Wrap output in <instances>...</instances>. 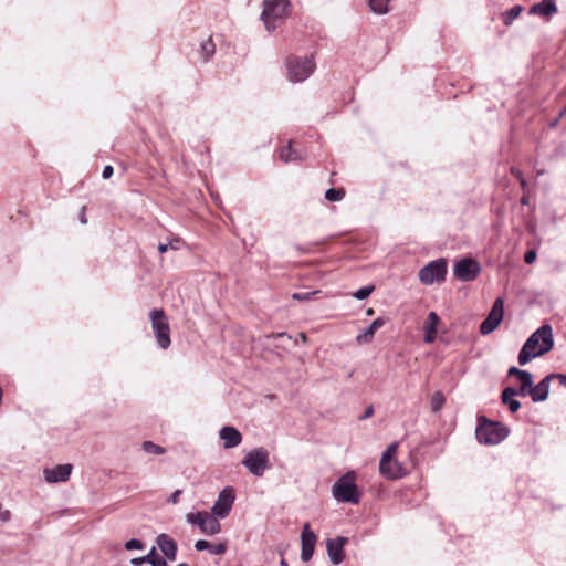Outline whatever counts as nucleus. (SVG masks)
<instances>
[{
	"instance_id": "nucleus-1",
	"label": "nucleus",
	"mask_w": 566,
	"mask_h": 566,
	"mask_svg": "<svg viewBox=\"0 0 566 566\" xmlns=\"http://www.w3.org/2000/svg\"><path fill=\"white\" fill-rule=\"evenodd\" d=\"M554 346L553 328L548 324L537 328L524 343L518 353V364L524 366L532 359L551 352Z\"/></svg>"
},
{
	"instance_id": "nucleus-2",
	"label": "nucleus",
	"mask_w": 566,
	"mask_h": 566,
	"mask_svg": "<svg viewBox=\"0 0 566 566\" xmlns=\"http://www.w3.org/2000/svg\"><path fill=\"white\" fill-rule=\"evenodd\" d=\"M356 472L348 471L342 475L333 485L332 494L337 502L358 504L360 492L356 484Z\"/></svg>"
},
{
	"instance_id": "nucleus-3",
	"label": "nucleus",
	"mask_w": 566,
	"mask_h": 566,
	"mask_svg": "<svg viewBox=\"0 0 566 566\" xmlns=\"http://www.w3.org/2000/svg\"><path fill=\"white\" fill-rule=\"evenodd\" d=\"M398 442L390 443L381 455L379 472L388 480H397L407 474V470L396 459Z\"/></svg>"
},
{
	"instance_id": "nucleus-4",
	"label": "nucleus",
	"mask_w": 566,
	"mask_h": 566,
	"mask_svg": "<svg viewBox=\"0 0 566 566\" xmlns=\"http://www.w3.org/2000/svg\"><path fill=\"white\" fill-rule=\"evenodd\" d=\"M287 0H266L261 14L266 31H274L287 14Z\"/></svg>"
},
{
	"instance_id": "nucleus-5",
	"label": "nucleus",
	"mask_w": 566,
	"mask_h": 566,
	"mask_svg": "<svg viewBox=\"0 0 566 566\" xmlns=\"http://www.w3.org/2000/svg\"><path fill=\"white\" fill-rule=\"evenodd\" d=\"M315 62L310 56H290L286 60L287 78L290 82L305 81L315 70Z\"/></svg>"
},
{
	"instance_id": "nucleus-6",
	"label": "nucleus",
	"mask_w": 566,
	"mask_h": 566,
	"mask_svg": "<svg viewBox=\"0 0 566 566\" xmlns=\"http://www.w3.org/2000/svg\"><path fill=\"white\" fill-rule=\"evenodd\" d=\"M242 464L254 476H262L270 467V453L263 447L252 449L244 455Z\"/></svg>"
},
{
	"instance_id": "nucleus-7",
	"label": "nucleus",
	"mask_w": 566,
	"mask_h": 566,
	"mask_svg": "<svg viewBox=\"0 0 566 566\" xmlns=\"http://www.w3.org/2000/svg\"><path fill=\"white\" fill-rule=\"evenodd\" d=\"M151 328L157 344L161 349L170 346V328L168 318L161 310L154 308L149 314Z\"/></svg>"
},
{
	"instance_id": "nucleus-8",
	"label": "nucleus",
	"mask_w": 566,
	"mask_h": 566,
	"mask_svg": "<svg viewBox=\"0 0 566 566\" xmlns=\"http://www.w3.org/2000/svg\"><path fill=\"white\" fill-rule=\"evenodd\" d=\"M447 268L444 259L431 261L419 271V281L424 285L441 283L446 280Z\"/></svg>"
},
{
	"instance_id": "nucleus-9",
	"label": "nucleus",
	"mask_w": 566,
	"mask_h": 566,
	"mask_svg": "<svg viewBox=\"0 0 566 566\" xmlns=\"http://www.w3.org/2000/svg\"><path fill=\"white\" fill-rule=\"evenodd\" d=\"M507 432L496 422L480 423L475 430V437L480 443L497 444L505 439Z\"/></svg>"
},
{
	"instance_id": "nucleus-10",
	"label": "nucleus",
	"mask_w": 566,
	"mask_h": 566,
	"mask_svg": "<svg viewBox=\"0 0 566 566\" xmlns=\"http://www.w3.org/2000/svg\"><path fill=\"white\" fill-rule=\"evenodd\" d=\"M481 272V265L472 258H464L458 261L454 265V276L462 281H473Z\"/></svg>"
},
{
	"instance_id": "nucleus-11",
	"label": "nucleus",
	"mask_w": 566,
	"mask_h": 566,
	"mask_svg": "<svg viewBox=\"0 0 566 566\" xmlns=\"http://www.w3.org/2000/svg\"><path fill=\"white\" fill-rule=\"evenodd\" d=\"M235 500L234 489L232 486L224 488L218 495L211 512L219 518H224L229 515Z\"/></svg>"
},
{
	"instance_id": "nucleus-12",
	"label": "nucleus",
	"mask_w": 566,
	"mask_h": 566,
	"mask_svg": "<svg viewBox=\"0 0 566 566\" xmlns=\"http://www.w3.org/2000/svg\"><path fill=\"white\" fill-rule=\"evenodd\" d=\"M504 302L501 297L496 298L488 317L481 323L480 332L482 335H488L497 328L503 319Z\"/></svg>"
},
{
	"instance_id": "nucleus-13",
	"label": "nucleus",
	"mask_w": 566,
	"mask_h": 566,
	"mask_svg": "<svg viewBox=\"0 0 566 566\" xmlns=\"http://www.w3.org/2000/svg\"><path fill=\"white\" fill-rule=\"evenodd\" d=\"M348 542L347 537L337 536L336 538L328 539L326 543L327 554L334 565H338L344 560V546Z\"/></svg>"
},
{
	"instance_id": "nucleus-14",
	"label": "nucleus",
	"mask_w": 566,
	"mask_h": 566,
	"mask_svg": "<svg viewBox=\"0 0 566 566\" xmlns=\"http://www.w3.org/2000/svg\"><path fill=\"white\" fill-rule=\"evenodd\" d=\"M302 539V552L301 558L303 562H308L314 553V547L316 544V535L314 532L310 530V525L305 524L301 535Z\"/></svg>"
},
{
	"instance_id": "nucleus-15",
	"label": "nucleus",
	"mask_w": 566,
	"mask_h": 566,
	"mask_svg": "<svg viewBox=\"0 0 566 566\" xmlns=\"http://www.w3.org/2000/svg\"><path fill=\"white\" fill-rule=\"evenodd\" d=\"M555 378L554 375H548L543 378L537 385H532L527 396L531 397L533 402H542L548 398L551 381Z\"/></svg>"
},
{
	"instance_id": "nucleus-16",
	"label": "nucleus",
	"mask_w": 566,
	"mask_h": 566,
	"mask_svg": "<svg viewBox=\"0 0 566 566\" xmlns=\"http://www.w3.org/2000/svg\"><path fill=\"white\" fill-rule=\"evenodd\" d=\"M73 467L71 464H60L53 469H44V478L48 483L65 482L70 479Z\"/></svg>"
},
{
	"instance_id": "nucleus-17",
	"label": "nucleus",
	"mask_w": 566,
	"mask_h": 566,
	"mask_svg": "<svg viewBox=\"0 0 566 566\" xmlns=\"http://www.w3.org/2000/svg\"><path fill=\"white\" fill-rule=\"evenodd\" d=\"M156 544L160 552L168 560H175L177 557V543L167 534H159L156 538Z\"/></svg>"
},
{
	"instance_id": "nucleus-18",
	"label": "nucleus",
	"mask_w": 566,
	"mask_h": 566,
	"mask_svg": "<svg viewBox=\"0 0 566 566\" xmlns=\"http://www.w3.org/2000/svg\"><path fill=\"white\" fill-rule=\"evenodd\" d=\"M201 516L202 518H200V523L198 526L203 534L212 536L220 533L221 525L218 521V516H214L212 512L208 513L206 511H203V515Z\"/></svg>"
},
{
	"instance_id": "nucleus-19",
	"label": "nucleus",
	"mask_w": 566,
	"mask_h": 566,
	"mask_svg": "<svg viewBox=\"0 0 566 566\" xmlns=\"http://www.w3.org/2000/svg\"><path fill=\"white\" fill-rule=\"evenodd\" d=\"M220 439L223 441L226 449L234 448L242 441V434L233 427H223L219 432Z\"/></svg>"
},
{
	"instance_id": "nucleus-20",
	"label": "nucleus",
	"mask_w": 566,
	"mask_h": 566,
	"mask_svg": "<svg viewBox=\"0 0 566 566\" xmlns=\"http://www.w3.org/2000/svg\"><path fill=\"white\" fill-rule=\"evenodd\" d=\"M556 11L557 7L555 0H542V2H538L531 8L530 13L538 14L542 17H549Z\"/></svg>"
},
{
	"instance_id": "nucleus-21",
	"label": "nucleus",
	"mask_w": 566,
	"mask_h": 566,
	"mask_svg": "<svg viewBox=\"0 0 566 566\" xmlns=\"http://www.w3.org/2000/svg\"><path fill=\"white\" fill-rule=\"evenodd\" d=\"M520 396L515 388L506 387L501 395V400L504 405L507 406L511 412H516L521 408V403L518 400L514 399V397Z\"/></svg>"
},
{
	"instance_id": "nucleus-22",
	"label": "nucleus",
	"mask_w": 566,
	"mask_h": 566,
	"mask_svg": "<svg viewBox=\"0 0 566 566\" xmlns=\"http://www.w3.org/2000/svg\"><path fill=\"white\" fill-rule=\"evenodd\" d=\"M195 548L198 552L209 551L212 555H223L227 551V544H211L208 541L199 539L195 543Z\"/></svg>"
},
{
	"instance_id": "nucleus-23",
	"label": "nucleus",
	"mask_w": 566,
	"mask_h": 566,
	"mask_svg": "<svg viewBox=\"0 0 566 566\" xmlns=\"http://www.w3.org/2000/svg\"><path fill=\"white\" fill-rule=\"evenodd\" d=\"M384 325L385 319L382 317L376 318L363 334L357 336V342L369 343L373 339L376 331L381 328Z\"/></svg>"
},
{
	"instance_id": "nucleus-24",
	"label": "nucleus",
	"mask_w": 566,
	"mask_h": 566,
	"mask_svg": "<svg viewBox=\"0 0 566 566\" xmlns=\"http://www.w3.org/2000/svg\"><path fill=\"white\" fill-rule=\"evenodd\" d=\"M520 381V387L515 388V391L522 397L527 396L533 385V376L530 371L524 370L521 376L517 378Z\"/></svg>"
},
{
	"instance_id": "nucleus-25",
	"label": "nucleus",
	"mask_w": 566,
	"mask_h": 566,
	"mask_svg": "<svg viewBox=\"0 0 566 566\" xmlns=\"http://www.w3.org/2000/svg\"><path fill=\"white\" fill-rule=\"evenodd\" d=\"M280 158L287 163V161H294V160H301L302 156L293 149L292 144L289 143V145L284 146L280 150Z\"/></svg>"
},
{
	"instance_id": "nucleus-26",
	"label": "nucleus",
	"mask_w": 566,
	"mask_h": 566,
	"mask_svg": "<svg viewBox=\"0 0 566 566\" xmlns=\"http://www.w3.org/2000/svg\"><path fill=\"white\" fill-rule=\"evenodd\" d=\"M216 52V44L213 43L212 39L209 38L205 40L200 45V54L203 57V60H208Z\"/></svg>"
},
{
	"instance_id": "nucleus-27",
	"label": "nucleus",
	"mask_w": 566,
	"mask_h": 566,
	"mask_svg": "<svg viewBox=\"0 0 566 566\" xmlns=\"http://www.w3.org/2000/svg\"><path fill=\"white\" fill-rule=\"evenodd\" d=\"M390 0H369L370 9L377 14H384L388 11Z\"/></svg>"
},
{
	"instance_id": "nucleus-28",
	"label": "nucleus",
	"mask_w": 566,
	"mask_h": 566,
	"mask_svg": "<svg viewBox=\"0 0 566 566\" xmlns=\"http://www.w3.org/2000/svg\"><path fill=\"white\" fill-rule=\"evenodd\" d=\"M142 449L146 452V453H149V454H164L165 453V449L158 444H155L154 442L151 441H144L143 444H142Z\"/></svg>"
},
{
	"instance_id": "nucleus-29",
	"label": "nucleus",
	"mask_w": 566,
	"mask_h": 566,
	"mask_svg": "<svg viewBox=\"0 0 566 566\" xmlns=\"http://www.w3.org/2000/svg\"><path fill=\"white\" fill-rule=\"evenodd\" d=\"M522 12L521 6H514L509 11L503 14L504 24L509 25L513 20H515Z\"/></svg>"
},
{
	"instance_id": "nucleus-30",
	"label": "nucleus",
	"mask_w": 566,
	"mask_h": 566,
	"mask_svg": "<svg viewBox=\"0 0 566 566\" xmlns=\"http://www.w3.org/2000/svg\"><path fill=\"white\" fill-rule=\"evenodd\" d=\"M444 402V396L440 391L434 392L430 401L431 410L433 412L439 411L443 407Z\"/></svg>"
},
{
	"instance_id": "nucleus-31",
	"label": "nucleus",
	"mask_w": 566,
	"mask_h": 566,
	"mask_svg": "<svg viewBox=\"0 0 566 566\" xmlns=\"http://www.w3.org/2000/svg\"><path fill=\"white\" fill-rule=\"evenodd\" d=\"M440 323V318L436 312H430L426 324H424V331H433L437 332V327Z\"/></svg>"
},
{
	"instance_id": "nucleus-32",
	"label": "nucleus",
	"mask_w": 566,
	"mask_h": 566,
	"mask_svg": "<svg viewBox=\"0 0 566 566\" xmlns=\"http://www.w3.org/2000/svg\"><path fill=\"white\" fill-rule=\"evenodd\" d=\"M344 196H345V190L342 188H339V189L331 188L325 192V198L328 201H339L344 198Z\"/></svg>"
},
{
	"instance_id": "nucleus-33",
	"label": "nucleus",
	"mask_w": 566,
	"mask_h": 566,
	"mask_svg": "<svg viewBox=\"0 0 566 566\" xmlns=\"http://www.w3.org/2000/svg\"><path fill=\"white\" fill-rule=\"evenodd\" d=\"M373 291H374V286L373 285H367V286H364V287H360L359 290H357L354 293V296L357 300H365V298H367L371 294Z\"/></svg>"
},
{
	"instance_id": "nucleus-34",
	"label": "nucleus",
	"mask_w": 566,
	"mask_h": 566,
	"mask_svg": "<svg viewBox=\"0 0 566 566\" xmlns=\"http://www.w3.org/2000/svg\"><path fill=\"white\" fill-rule=\"evenodd\" d=\"M125 548L127 551H133V549H143L144 548V544L142 541L139 539H129L125 543Z\"/></svg>"
},
{
	"instance_id": "nucleus-35",
	"label": "nucleus",
	"mask_w": 566,
	"mask_h": 566,
	"mask_svg": "<svg viewBox=\"0 0 566 566\" xmlns=\"http://www.w3.org/2000/svg\"><path fill=\"white\" fill-rule=\"evenodd\" d=\"M201 515H203V511L197 513H189L187 514L186 518L188 523L199 525L200 518H202Z\"/></svg>"
},
{
	"instance_id": "nucleus-36",
	"label": "nucleus",
	"mask_w": 566,
	"mask_h": 566,
	"mask_svg": "<svg viewBox=\"0 0 566 566\" xmlns=\"http://www.w3.org/2000/svg\"><path fill=\"white\" fill-rule=\"evenodd\" d=\"M11 520V512L0 503V522L8 523Z\"/></svg>"
},
{
	"instance_id": "nucleus-37",
	"label": "nucleus",
	"mask_w": 566,
	"mask_h": 566,
	"mask_svg": "<svg viewBox=\"0 0 566 566\" xmlns=\"http://www.w3.org/2000/svg\"><path fill=\"white\" fill-rule=\"evenodd\" d=\"M316 293H318V292L314 291V292L294 293L293 298L298 300V301H307Z\"/></svg>"
},
{
	"instance_id": "nucleus-38",
	"label": "nucleus",
	"mask_w": 566,
	"mask_h": 566,
	"mask_svg": "<svg viewBox=\"0 0 566 566\" xmlns=\"http://www.w3.org/2000/svg\"><path fill=\"white\" fill-rule=\"evenodd\" d=\"M536 260V252L534 250H530L524 255V261L527 264H532Z\"/></svg>"
},
{
	"instance_id": "nucleus-39",
	"label": "nucleus",
	"mask_w": 566,
	"mask_h": 566,
	"mask_svg": "<svg viewBox=\"0 0 566 566\" xmlns=\"http://www.w3.org/2000/svg\"><path fill=\"white\" fill-rule=\"evenodd\" d=\"M155 551H156V548H155V547H153V548L150 549V552H149L147 555H145V556H144V557H145V559H146V563H148V564H150V565H151V564L154 563V560H156V559L159 557V556H156V555H155Z\"/></svg>"
},
{
	"instance_id": "nucleus-40",
	"label": "nucleus",
	"mask_w": 566,
	"mask_h": 566,
	"mask_svg": "<svg viewBox=\"0 0 566 566\" xmlns=\"http://www.w3.org/2000/svg\"><path fill=\"white\" fill-rule=\"evenodd\" d=\"M424 342L426 343H433L437 337V332L433 331H424Z\"/></svg>"
},
{
	"instance_id": "nucleus-41",
	"label": "nucleus",
	"mask_w": 566,
	"mask_h": 566,
	"mask_svg": "<svg viewBox=\"0 0 566 566\" xmlns=\"http://www.w3.org/2000/svg\"><path fill=\"white\" fill-rule=\"evenodd\" d=\"M522 373H524V370H523V369H520V368H517V367H511V368L509 369V371H507V375H509L510 377L515 376L516 378H518V377L521 376V374H522Z\"/></svg>"
},
{
	"instance_id": "nucleus-42",
	"label": "nucleus",
	"mask_w": 566,
	"mask_h": 566,
	"mask_svg": "<svg viewBox=\"0 0 566 566\" xmlns=\"http://www.w3.org/2000/svg\"><path fill=\"white\" fill-rule=\"evenodd\" d=\"M114 170L111 165L104 167L102 176L104 179H108L113 175Z\"/></svg>"
},
{
	"instance_id": "nucleus-43",
	"label": "nucleus",
	"mask_w": 566,
	"mask_h": 566,
	"mask_svg": "<svg viewBox=\"0 0 566 566\" xmlns=\"http://www.w3.org/2000/svg\"><path fill=\"white\" fill-rule=\"evenodd\" d=\"M169 249L171 250H179L181 247V241L179 239L171 240L168 243Z\"/></svg>"
},
{
	"instance_id": "nucleus-44",
	"label": "nucleus",
	"mask_w": 566,
	"mask_h": 566,
	"mask_svg": "<svg viewBox=\"0 0 566 566\" xmlns=\"http://www.w3.org/2000/svg\"><path fill=\"white\" fill-rule=\"evenodd\" d=\"M181 494V490H176L169 497V501L174 504H177L179 502V497Z\"/></svg>"
},
{
	"instance_id": "nucleus-45",
	"label": "nucleus",
	"mask_w": 566,
	"mask_h": 566,
	"mask_svg": "<svg viewBox=\"0 0 566 566\" xmlns=\"http://www.w3.org/2000/svg\"><path fill=\"white\" fill-rule=\"evenodd\" d=\"M373 415H374V408H373V406H369V407L365 410V412L360 416V418H359V419H360V420H365V419H367V418H370Z\"/></svg>"
},
{
	"instance_id": "nucleus-46",
	"label": "nucleus",
	"mask_w": 566,
	"mask_h": 566,
	"mask_svg": "<svg viewBox=\"0 0 566 566\" xmlns=\"http://www.w3.org/2000/svg\"><path fill=\"white\" fill-rule=\"evenodd\" d=\"M555 376L554 379H558L559 384L566 387V375L563 374H553Z\"/></svg>"
},
{
	"instance_id": "nucleus-47",
	"label": "nucleus",
	"mask_w": 566,
	"mask_h": 566,
	"mask_svg": "<svg viewBox=\"0 0 566 566\" xmlns=\"http://www.w3.org/2000/svg\"><path fill=\"white\" fill-rule=\"evenodd\" d=\"M151 566H168V564L165 558L158 557L156 560H154Z\"/></svg>"
},
{
	"instance_id": "nucleus-48",
	"label": "nucleus",
	"mask_w": 566,
	"mask_h": 566,
	"mask_svg": "<svg viewBox=\"0 0 566 566\" xmlns=\"http://www.w3.org/2000/svg\"><path fill=\"white\" fill-rule=\"evenodd\" d=\"M144 563H146V559H145V557H144V556H143V557H136V558H133V559H132V564H133V565H142V564H144Z\"/></svg>"
},
{
	"instance_id": "nucleus-49",
	"label": "nucleus",
	"mask_w": 566,
	"mask_h": 566,
	"mask_svg": "<svg viewBox=\"0 0 566 566\" xmlns=\"http://www.w3.org/2000/svg\"><path fill=\"white\" fill-rule=\"evenodd\" d=\"M160 253H165L169 250L168 243H160L158 247Z\"/></svg>"
},
{
	"instance_id": "nucleus-50",
	"label": "nucleus",
	"mask_w": 566,
	"mask_h": 566,
	"mask_svg": "<svg viewBox=\"0 0 566 566\" xmlns=\"http://www.w3.org/2000/svg\"><path fill=\"white\" fill-rule=\"evenodd\" d=\"M81 222L82 223H86V218H85V208H82V213H81V218H80Z\"/></svg>"
},
{
	"instance_id": "nucleus-51",
	"label": "nucleus",
	"mask_w": 566,
	"mask_h": 566,
	"mask_svg": "<svg viewBox=\"0 0 566 566\" xmlns=\"http://www.w3.org/2000/svg\"><path fill=\"white\" fill-rule=\"evenodd\" d=\"M280 566H289V565H287V562L284 558H282L280 562Z\"/></svg>"
},
{
	"instance_id": "nucleus-52",
	"label": "nucleus",
	"mask_w": 566,
	"mask_h": 566,
	"mask_svg": "<svg viewBox=\"0 0 566 566\" xmlns=\"http://www.w3.org/2000/svg\"><path fill=\"white\" fill-rule=\"evenodd\" d=\"M522 205H526L528 202V199L527 197H523L522 200H521Z\"/></svg>"
},
{
	"instance_id": "nucleus-53",
	"label": "nucleus",
	"mask_w": 566,
	"mask_h": 566,
	"mask_svg": "<svg viewBox=\"0 0 566 566\" xmlns=\"http://www.w3.org/2000/svg\"><path fill=\"white\" fill-rule=\"evenodd\" d=\"M367 315H373L374 314V310L373 308H368L367 312H366Z\"/></svg>"
},
{
	"instance_id": "nucleus-54",
	"label": "nucleus",
	"mask_w": 566,
	"mask_h": 566,
	"mask_svg": "<svg viewBox=\"0 0 566 566\" xmlns=\"http://www.w3.org/2000/svg\"><path fill=\"white\" fill-rule=\"evenodd\" d=\"M512 172L515 175V176H520V171L518 170H515V169H512Z\"/></svg>"
},
{
	"instance_id": "nucleus-55",
	"label": "nucleus",
	"mask_w": 566,
	"mask_h": 566,
	"mask_svg": "<svg viewBox=\"0 0 566 566\" xmlns=\"http://www.w3.org/2000/svg\"><path fill=\"white\" fill-rule=\"evenodd\" d=\"M525 184H526V182H525V180H524V179H521V185H522V187H525Z\"/></svg>"
},
{
	"instance_id": "nucleus-56",
	"label": "nucleus",
	"mask_w": 566,
	"mask_h": 566,
	"mask_svg": "<svg viewBox=\"0 0 566 566\" xmlns=\"http://www.w3.org/2000/svg\"><path fill=\"white\" fill-rule=\"evenodd\" d=\"M178 566H189L188 564L181 563Z\"/></svg>"
}]
</instances>
